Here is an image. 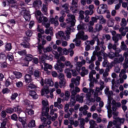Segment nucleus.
<instances>
[{
    "label": "nucleus",
    "instance_id": "nucleus-17",
    "mask_svg": "<svg viewBox=\"0 0 128 128\" xmlns=\"http://www.w3.org/2000/svg\"><path fill=\"white\" fill-rule=\"evenodd\" d=\"M88 8L89 10H86L85 12L86 14H90V16L94 14V4H90L88 6Z\"/></svg>",
    "mask_w": 128,
    "mask_h": 128
},
{
    "label": "nucleus",
    "instance_id": "nucleus-19",
    "mask_svg": "<svg viewBox=\"0 0 128 128\" xmlns=\"http://www.w3.org/2000/svg\"><path fill=\"white\" fill-rule=\"evenodd\" d=\"M86 98L90 102H96V98H92V94H86Z\"/></svg>",
    "mask_w": 128,
    "mask_h": 128
},
{
    "label": "nucleus",
    "instance_id": "nucleus-53",
    "mask_svg": "<svg viewBox=\"0 0 128 128\" xmlns=\"http://www.w3.org/2000/svg\"><path fill=\"white\" fill-rule=\"evenodd\" d=\"M14 112H22V108H20V106H17L16 107L14 108Z\"/></svg>",
    "mask_w": 128,
    "mask_h": 128
},
{
    "label": "nucleus",
    "instance_id": "nucleus-16",
    "mask_svg": "<svg viewBox=\"0 0 128 128\" xmlns=\"http://www.w3.org/2000/svg\"><path fill=\"white\" fill-rule=\"evenodd\" d=\"M122 33H120V34H116V36H112V40L114 42V44H117V46L118 44V40H120V38H122Z\"/></svg>",
    "mask_w": 128,
    "mask_h": 128
},
{
    "label": "nucleus",
    "instance_id": "nucleus-26",
    "mask_svg": "<svg viewBox=\"0 0 128 128\" xmlns=\"http://www.w3.org/2000/svg\"><path fill=\"white\" fill-rule=\"evenodd\" d=\"M42 2L41 0H34L32 3L33 8H36L37 6H40Z\"/></svg>",
    "mask_w": 128,
    "mask_h": 128
},
{
    "label": "nucleus",
    "instance_id": "nucleus-2",
    "mask_svg": "<svg viewBox=\"0 0 128 128\" xmlns=\"http://www.w3.org/2000/svg\"><path fill=\"white\" fill-rule=\"evenodd\" d=\"M96 42H97V46H95V50H100V48L105 50L106 46L104 45V40H100L98 36L92 37V40H87L86 42V44L94 46Z\"/></svg>",
    "mask_w": 128,
    "mask_h": 128
},
{
    "label": "nucleus",
    "instance_id": "nucleus-10",
    "mask_svg": "<svg viewBox=\"0 0 128 128\" xmlns=\"http://www.w3.org/2000/svg\"><path fill=\"white\" fill-rule=\"evenodd\" d=\"M116 58L114 59V62H112L114 64H122L124 60V58L122 54L118 55L116 56Z\"/></svg>",
    "mask_w": 128,
    "mask_h": 128
},
{
    "label": "nucleus",
    "instance_id": "nucleus-57",
    "mask_svg": "<svg viewBox=\"0 0 128 128\" xmlns=\"http://www.w3.org/2000/svg\"><path fill=\"white\" fill-rule=\"evenodd\" d=\"M8 122V118L4 119L2 122H1V128H6V126Z\"/></svg>",
    "mask_w": 128,
    "mask_h": 128
},
{
    "label": "nucleus",
    "instance_id": "nucleus-46",
    "mask_svg": "<svg viewBox=\"0 0 128 128\" xmlns=\"http://www.w3.org/2000/svg\"><path fill=\"white\" fill-rule=\"evenodd\" d=\"M78 0H72V6H74L75 8H78Z\"/></svg>",
    "mask_w": 128,
    "mask_h": 128
},
{
    "label": "nucleus",
    "instance_id": "nucleus-1",
    "mask_svg": "<svg viewBox=\"0 0 128 128\" xmlns=\"http://www.w3.org/2000/svg\"><path fill=\"white\" fill-rule=\"evenodd\" d=\"M67 16L68 18L66 20V23H63V26H66V36H64L63 38L66 40H70V34L72 32V27L76 26V16L74 14H68Z\"/></svg>",
    "mask_w": 128,
    "mask_h": 128
},
{
    "label": "nucleus",
    "instance_id": "nucleus-35",
    "mask_svg": "<svg viewBox=\"0 0 128 128\" xmlns=\"http://www.w3.org/2000/svg\"><path fill=\"white\" fill-rule=\"evenodd\" d=\"M45 34H50V36H53L54 33L52 32V27H50L48 29H46L45 30Z\"/></svg>",
    "mask_w": 128,
    "mask_h": 128
},
{
    "label": "nucleus",
    "instance_id": "nucleus-56",
    "mask_svg": "<svg viewBox=\"0 0 128 128\" xmlns=\"http://www.w3.org/2000/svg\"><path fill=\"white\" fill-rule=\"evenodd\" d=\"M116 120L117 122V124L120 125V124H118V122L120 124H124V118H118Z\"/></svg>",
    "mask_w": 128,
    "mask_h": 128
},
{
    "label": "nucleus",
    "instance_id": "nucleus-22",
    "mask_svg": "<svg viewBox=\"0 0 128 128\" xmlns=\"http://www.w3.org/2000/svg\"><path fill=\"white\" fill-rule=\"evenodd\" d=\"M88 74V70L86 68V67L84 66L82 68V72L80 73L81 76H84L86 74Z\"/></svg>",
    "mask_w": 128,
    "mask_h": 128
},
{
    "label": "nucleus",
    "instance_id": "nucleus-23",
    "mask_svg": "<svg viewBox=\"0 0 128 128\" xmlns=\"http://www.w3.org/2000/svg\"><path fill=\"white\" fill-rule=\"evenodd\" d=\"M70 112H67V114H64V118H68L72 114V112H74V110L73 108H70L69 110Z\"/></svg>",
    "mask_w": 128,
    "mask_h": 128
},
{
    "label": "nucleus",
    "instance_id": "nucleus-32",
    "mask_svg": "<svg viewBox=\"0 0 128 128\" xmlns=\"http://www.w3.org/2000/svg\"><path fill=\"white\" fill-rule=\"evenodd\" d=\"M29 92H30V93H29L30 96H32V98L34 100H36V98H38V94H36V92L32 91V90H30Z\"/></svg>",
    "mask_w": 128,
    "mask_h": 128
},
{
    "label": "nucleus",
    "instance_id": "nucleus-63",
    "mask_svg": "<svg viewBox=\"0 0 128 128\" xmlns=\"http://www.w3.org/2000/svg\"><path fill=\"white\" fill-rule=\"evenodd\" d=\"M86 124L84 123V118H81L80 120V124H79V126L80 127V126H84V124Z\"/></svg>",
    "mask_w": 128,
    "mask_h": 128
},
{
    "label": "nucleus",
    "instance_id": "nucleus-47",
    "mask_svg": "<svg viewBox=\"0 0 128 128\" xmlns=\"http://www.w3.org/2000/svg\"><path fill=\"white\" fill-rule=\"evenodd\" d=\"M14 74L16 77V78H20L22 76V74L20 72H14Z\"/></svg>",
    "mask_w": 128,
    "mask_h": 128
},
{
    "label": "nucleus",
    "instance_id": "nucleus-31",
    "mask_svg": "<svg viewBox=\"0 0 128 128\" xmlns=\"http://www.w3.org/2000/svg\"><path fill=\"white\" fill-rule=\"evenodd\" d=\"M98 18L100 20V23L102 24H104L106 22V20L102 15L99 16V18Z\"/></svg>",
    "mask_w": 128,
    "mask_h": 128
},
{
    "label": "nucleus",
    "instance_id": "nucleus-6",
    "mask_svg": "<svg viewBox=\"0 0 128 128\" xmlns=\"http://www.w3.org/2000/svg\"><path fill=\"white\" fill-rule=\"evenodd\" d=\"M42 104L43 106L42 108V116H48V112H50V108L48 107V102L44 100L42 101Z\"/></svg>",
    "mask_w": 128,
    "mask_h": 128
},
{
    "label": "nucleus",
    "instance_id": "nucleus-4",
    "mask_svg": "<svg viewBox=\"0 0 128 128\" xmlns=\"http://www.w3.org/2000/svg\"><path fill=\"white\" fill-rule=\"evenodd\" d=\"M101 49L102 50L100 51L94 50L93 52V54H94V56H96L98 57V61L99 62L102 61V56H103L104 60V58H108V54L104 52V50H106V46H105V49L104 50V48H101Z\"/></svg>",
    "mask_w": 128,
    "mask_h": 128
},
{
    "label": "nucleus",
    "instance_id": "nucleus-51",
    "mask_svg": "<svg viewBox=\"0 0 128 128\" xmlns=\"http://www.w3.org/2000/svg\"><path fill=\"white\" fill-rule=\"evenodd\" d=\"M86 26V24L80 23L79 25L78 26L77 28L78 30H84V26Z\"/></svg>",
    "mask_w": 128,
    "mask_h": 128
},
{
    "label": "nucleus",
    "instance_id": "nucleus-14",
    "mask_svg": "<svg viewBox=\"0 0 128 128\" xmlns=\"http://www.w3.org/2000/svg\"><path fill=\"white\" fill-rule=\"evenodd\" d=\"M30 38L28 37H24V42L21 44V46H22L24 48H28L30 46V44L28 43V42H30Z\"/></svg>",
    "mask_w": 128,
    "mask_h": 128
},
{
    "label": "nucleus",
    "instance_id": "nucleus-30",
    "mask_svg": "<svg viewBox=\"0 0 128 128\" xmlns=\"http://www.w3.org/2000/svg\"><path fill=\"white\" fill-rule=\"evenodd\" d=\"M79 18L81 20H83L84 19V15L86 14V11H84L82 10H80L79 12Z\"/></svg>",
    "mask_w": 128,
    "mask_h": 128
},
{
    "label": "nucleus",
    "instance_id": "nucleus-50",
    "mask_svg": "<svg viewBox=\"0 0 128 128\" xmlns=\"http://www.w3.org/2000/svg\"><path fill=\"white\" fill-rule=\"evenodd\" d=\"M36 85L34 84H30L28 85L27 87L28 90L30 91V90H32V88H36Z\"/></svg>",
    "mask_w": 128,
    "mask_h": 128
},
{
    "label": "nucleus",
    "instance_id": "nucleus-5",
    "mask_svg": "<svg viewBox=\"0 0 128 128\" xmlns=\"http://www.w3.org/2000/svg\"><path fill=\"white\" fill-rule=\"evenodd\" d=\"M97 12L98 14H110V11L108 10V6L106 4H101L98 7Z\"/></svg>",
    "mask_w": 128,
    "mask_h": 128
},
{
    "label": "nucleus",
    "instance_id": "nucleus-8",
    "mask_svg": "<svg viewBox=\"0 0 128 128\" xmlns=\"http://www.w3.org/2000/svg\"><path fill=\"white\" fill-rule=\"evenodd\" d=\"M76 38L82 40H86L88 38V35H84V30L80 31L76 35Z\"/></svg>",
    "mask_w": 128,
    "mask_h": 128
},
{
    "label": "nucleus",
    "instance_id": "nucleus-43",
    "mask_svg": "<svg viewBox=\"0 0 128 128\" xmlns=\"http://www.w3.org/2000/svg\"><path fill=\"white\" fill-rule=\"evenodd\" d=\"M18 120L22 122L23 127L24 128V126H26V118H24L19 117Z\"/></svg>",
    "mask_w": 128,
    "mask_h": 128
},
{
    "label": "nucleus",
    "instance_id": "nucleus-11",
    "mask_svg": "<svg viewBox=\"0 0 128 128\" xmlns=\"http://www.w3.org/2000/svg\"><path fill=\"white\" fill-rule=\"evenodd\" d=\"M80 80V76H76V78H72L71 80L72 83L70 84V88H74V84H76V86H79Z\"/></svg>",
    "mask_w": 128,
    "mask_h": 128
},
{
    "label": "nucleus",
    "instance_id": "nucleus-45",
    "mask_svg": "<svg viewBox=\"0 0 128 128\" xmlns=\"http://www.w3.org/2000/svg\"><path fill=\"white\" fill-rule=\"evenodd\" d=\"M114 20L111 19L108 22V26H109V28H112L114 26Z\"/></svg>",
    "mask_w": 128,
    "mask_h": 128
},
{
    "label": "nucleus",
    "instance_id": "nucleus-59",
    "mask_svg": "<svg viewBox=\"0 0 128 128\" xmlns=\"http://www.w3.org/2000/svg\"><path fill=\"white\" fill-rule=\"evenodd\" d=\"M96 55L93 54V56L91 58V60H88V64H92L93 62H94L96 60Z\"/></svg>",
    "mask_w": 128,
    "mask_h": 128
},
{
    "label": "nucleus",
    "instance_id": "nucleus-48",
    "mask_svg": "<svg viewBox=\"0 0 128 128\" xmlns=\"http://www.w3.org/2000/svg\"><path fill=\"white\" fill-rule=\"evenodd\" d=\"M73 42H76V46H80V39L76 38L73 40Z\"/></svg>",
    "mask_w": 128,
    "mask_h": 128
},
{
    "label": "nucleus",
    "instance_id": "nucleus-12",
    "mask_svg": "<svg viewBox=\"0 0 128 128\" xmlns=\"http://www.w3.org/2000/svg\"><path fill=\"white\" fill-rule=\"evenodd\" d=\"M44 60H52V55L50 54L49 56L42 54L41 56H40V62H44Z\"/></svg>",
    "mask_w": 128,
    "mask_h": 128
},
{
    "label": "nucleus",
    "instance_id": "nucleus-62",
    "mask_svg": "<svg viewBox=\"0 0 128 128\" xmlns=\"http://www.w3.org/2000/svg\"><path fill=\"white\" fill-rule=\"evenodd\" d=\"M115 50V54H116V56H120L122 54H120V52H122V50L120 49V48H117L116 47V50Z\"/></svg>",
    "mask_w": 128,
    "mask_h": 128
},
{
    "label": "nucleus",
    "instance_id": "nucleus-64",
    "mask_svg": "<svg viewBox=\"0 0 128 128\" xmlns=\"http://www.w3.org/2000/svg\"><path fill=\"white\" fill-rule=\"evenodd\" d=\"M44 52H52V47L48 46L44 49Z\"/></svg>",
    "mask_w": 128,
    "mask_h": 128
},
{
    "label": "nucleus",
    "instance_id": "nucleus-37",
    "mask_svg": "<svg viewBox=\"0 0 128 128\" xmlns=\"http://www.w3.org/2000/svg\"><path fill=\"white\" fill-rule=\"evenodd\" d=\"M60 88H64L66 86V79L60 80L59 82Z\"/></svg>",
    "mask_w": 128,
    "mask_h": 128
},
{
    "label": "nucleus",
    "instance_id": "nucleus-7",
    "mask_svg": "<svg viewBox=\"0 0 128 128\" xmlns=\"http://www.w3.org/2000/svg\"><path fill=\"white\" fill-rule=\"evenodd\" d=\"M21 16H22L26 22H28L30 20V11L26 10H22L21 12Z\"/></svg>",
    "mask_w": 128,
    "mask_h": 128
},
{
    "label": "nucleus",
    "instance_id": "nucleus-42",
    "mask_svg": "<svg viewBox=\"0 0 128 128\" xmlns=\"http://www.w3.org/2000/svg\"><path fill=\"white\" fill-rule=\"evenodd\" d=\"M70 10H72L73 14H78V7L71 6L70 7Z\"/></svg>",
    "mask_w": 128,
    "mask_h": 128
},
{
    "label": "nucleus",
    "instance_id": "nucleus-9",
    "mask_svg": "<svg viewBox=\"0 0 128 128\" xmlns=\"http://www.w3.org/2000/svg\"><path fill=\"white\" fill-rule=\"evenodd\" d=\"M64 64L60 62V60H58V63L54 66L55 70H58V72L59 74H62V72H63L62 68H64Z\"/></svg>",
    "mask_w": 128,
    "mask_h": 128
},
{
    "label": "nucleus",
    "instance_id": "nucleus-39",
    "mask_svg": "<svg viewBox=\"0 0 128 128\" xmlns=\"http://www.w3.org/2000/svg\"><path fill=\"white\" fill-rule=\"evenodd\" d=\"M95 30L96 32H100L102 30V25L100 24H96V25Z\"/></svg>",
    "mask_w": 128,
    "mask_h": 128
},
{
    "label": "nucleus",
    "instance_id": "nucleus-18",
    "mask_svg": "<svg viewBox=\"0 0 128 128\" xmlns=\"http://www.w3.org/2000/svg\"><path fill=\"white\" fill-rule=\"evenodd\" d=\"M24 78L26 82H28L29 84L30 82H32V75L30 74H26Z\"/></svg>",
    "mask_w": 128,
    "mask_h": 128
},
{
    "label": "nucleus",
    "instance_id": "nucleus-54",
    "mask_svg": "<svg viewBox=\"0 0 128 128\" xmlns=\"http://www.w3.org/2000/svg\"><path fill=\"white\" fill-rule=\"evenodd\" d=\"M7 58L10 60V62H12L14 60V54L12 53H8L7 56Z\"/></svg>",
    "mask_w": 128,
    "mask_h": 128
},
{
    "label": "nucleus",
    "instance_id": "nucleus-3",
    "mask_svg": "<svg viewBox=\"0 0 128 128\" xmlns=\"http://www.w3.org/2000/svg\"><path fill=\"white\" fill-rule=\"evenodd\" d=\"M36 17L38 22H42V24L44 25L46 28H48L50 26V24L48 22V20L46 17H44L42 14L40 10H37L36 12Z\"/></svg>",
    "mask_w": 128,
    "mask_h": 128
},
{
    "label": "nucleus",
    "instance_id": "nucleus-21",
    "mask_svg": "<svg viewBox=\"0 0 128 128\" xmlns=\"http://www.w3.org/2000/svg\"><path fill=\"white\" fill-rule=\"evenodd\" d=\"M76 98L74 96H70V100L69 104V106L70 107L74 106V104H76Z\"/></svg>",
    "mask_w": 128,
    "mask_h": 128
},
{
    "label": "nucleus",
    "instance_id": "nucleus-49",
    "mask_svg": "<svg viewBox=\"0 0 128 128\" xmlns=\"http://www.w3.org/2000/svg\"><path fill=\"white\" fill-rule=\"evenodd\" d=\"M85 16H86L84 17V20L85 22H90V16H90V14H86V12H85Z\"/></svg>",
    "mask_w": 128,
    "mask_h": 128
},
{
    "label": "nucleus",
    "instance_id": "nucleus-38",
    "mask_svg": "<svg viewBox=\"0 0 128 128\" xmlns=\"http://www.w3.org/2000/svg\"><path fill=\"white\" fill-rule=\"evenodd\" d=\"M70 124H72L73 126H75V128H76V126H78V120H76V121H74V120H70Z\"/></svg>",
    "mask_w": 128,
    "mask_h": 128
},
{
    "label": "nucleus",
    "instance_id": "nucleus-41",
    "mask_svg": "<svg viewBox=\"0 0 128 128\" xmlns=\"http://www.w3.org/2000/svg\"><path fill=\"white\" fill-rule=\"evenodd\" d=\"M104 92L108 96H112V91H110V89L108 88H106L104 90Z\"/></svg>",
    "mask_w": 128,
    "mask_h": 128
},
{
    "label": "nucleus",
    "instance_id": "nucleus-36",
    "mask_svg": "<svg viewBox=\"0 0 128 128\" xmlns=\"http://www.w3.org/2000/svg\"><path fill=\"white\" fill-rule=\"evenodd\" d=\"M84 96H80V95H76V100L77 102H84Z\"/></svg>",
    "mask_w": 128,
    "mask_h": 128
},
{
    "label": "nucleus",
    "instance_id": "nucleus-52",
    "mask_svg": "<svg viewBox=\"0 0 128 128\" xmlns=\"http://www.w3.org/2000/svg\"><path fill=\"white\" fill-rule=\"evenodd\" d=\"M6 50H8L10 52V50H12V44L10 43H6L5 46Z\"/></svg>",
    "mask_w": 128,
    "mask_h": 128
},
{
    "label": "nucleus",
    "instance_id": "nucleus-40",
    "mask_svg": "<svg viewBox=\"0 0 128 128\" xmlns=\"http://www.w3.org/2000/svg\"><path fill=\"white\" fill-rule=\"evenodd\" d=\"M34 76H35V78H40L41 76L40 71L38 70H35L34 72Z\"/></svg>",
    "mask_w": 128,
    "mask_h": 128
},
{
    "label": "nucleus",
    "instance_id": "nucleus-27",
    "mask_svg": "<svg viewBox=\"0 0 128 128\" xmlns=\"http://www.w3.org/2000/svg\"><path fill=\"white\" fill-rule=\"evenodd\" d=\"M82 90L84 92L85 94H92V93L94 94V90L92 88L89 89L86 87L83 88Z\"/></svg>",
    "mask_w": 128,
    "mask_h": 128
},
{
    "label": "nucleus",
    "instance_id": "nucleus-60",
    "mask_svg": "<svg viewBox=\"0 0 128 128\" xmlns=\"http://www.w3.org/2000/svg\"><path fill=\"white\" fill-rule=\"evenodd\" d=\"M18 54L20 56H26V50L18 51Z\"/></svg>",
    "mask_w": 128,
    "mask_h": 128
},
{
    "label": "nucleus",
    "instance_id": "nucleus-13",
    "mask_svg": "<svg viewBox=\"0 0 128 128\" xmlns=\"http://www.w3.org/2000/svg\"><path fill=\"white\" fill-rule=\"evenodd\" d=\"M112 110L113 112H116V108H120V106H122L120 102H116L114 100H112Z\"/></svg>",
    "mask_w": 128,
    "mask_h": 128
},
{
    "label": "nucleus",
    "instance_id": "nucleus-55",
    "mask_svg": "<svg viewBox=\"0 0 128 128\" xmlns=\"http://www.w3.org/2000/svg\"><path fill=\"white\" fill-rule=\"evenodd\" d=\"M120 24L122 26L121 28H124V26H126V18H122V22Z\"/></svg>",
    "mask_w": 128,
    "mask_h": 128
},
{
    "label": "nucleus",
    "instance_id": "nucleus-15",
    "mask_svg": "<svg viewBox=\"0 0 128 128\" xmlns=\"http://www.w3.org/2000/svg\"><path fill=\"white\" fill-rule=\"evenodd\" d=\"M119 32L121 34L122 36H126V32H128V26L126 28H120L119 29Z\"/></svg>",
    "mask_w": 128,
    "mask_h": 128
},
{
    "label": "nucleus",
    "instance_id": "nucleus-34",
    "mask_svg": "<svg viewBox=\"0 0 128 128\" xmlns=\"http://www.w3.org/2000/svg\"><path fill=\"white\" fill-rule=\"evenodd\" d=\"M108 56L110 58L112 59L114 58H116V55L115 52L110 51V52H108Z\"/></svg>",
    "mask_w": 128,
    "mask_h": 128
},
{
    "label": "nucleus",
    "instance_id": "nucleus-44",
    "mask_svg": "<svg viewBox=\"0 0 128 128\" xmlns=\"http://www.w3.org/2000/svg\"><path fill=\"white\" fill-rule=\"evenodd\" d=\"M36 126V121L32 120L28 124V128H34Z\"/></svg>",
    "mask_w": 128,
    "mask_h": 128
},
{
    "label": "nucleus",
    "instance_id": "nucleus-58",
    "mask_svg": "<svg viewBox=\"0 0 128 128\" xmlns=\"http://www.w3.org/2000/svg\"><path fill=\"white\" fill-rule=\"evenodd\" d=\"M58 36L62 38H64V32L62 31L59 32H58V35L56 36V38H58Z\"/></svg>",
    "mask_w": 128,
    "mask_h": 128
},
{
    "label": "nucleus",
    "instance_id": "nucleus-33",
    "mask_svg": "<svg viewBox=\"0 0 128 128\" xmlns=\"http://www.w3.org/2000/svg\"><path fill=\"white\" fill-rule=\"evenodd\" d=\"M62 8H63L66 11V14H68L70 12V10H68V8H70V5L68 3H66L65 4L62 6Z\"/></svg>",
    "mask_w": 128,
    "mask_h": 128
},
{
    "label": "nucleus",
    "instance_id": "nucleus-24",
    "mask_svg": "<svg viewBox=\"0 0 128 128\" xmlns=\"http://www.w3.org/2000/svg\"><path fill=\"white\" fill-rule=\"evenodd\" d=\"M32 58H34V56H32V54H28L27 56H26L24 60L26 62H28V64L24 65L25 66H28V62H30V60H32Z\"/></svg>",
    "mask_w": 128,
    "mask_h": 128
},
{
    "label": "nucleus",
    "instance_id": "nucleus-61",
    "mask_svg": "<svg viewBox=\"0 0 128 128\" xmlns=\"http://www.w3.org/2000/svg\"><path fill=\"white\" fill-rule=\"evenodd\" d=\"M6 112L8 114H12V112H14V108H8L6 109Z\"/></svg>",
    "mask_w": 128,
    "mask_h": 128
},
{
    "label": "nucleus",
    "instance_id": "nucleus-29",
    "mask_svg": "<svg viewBox=\"0 0 128 128\" xmlns=\"http://www.w3.org/2000/svg\"><path fill=\"white\" fill-rule=\"evenodd\" d=\"M44 84H48L49 86H54V82L50 79H45Z\"/></svg>",
    "mask_w": 128,
    "mask_h": 128
},
{
    "label": "nucleus",
    "instance_id": "nucleus-28",
    "mask_svg": "<svg viewBox=\"0 0 128 128\" xmlns=\"http://www.w3.org/2000/svg\"><path fill=\"white\" fill-rule=\"evenodd\" d=\"M117 46L118 44H112V43H109L108 45V50H116V48H117Z\"/></svg>",
    "mask_w": 128,
    "mask_h": 128
},
{
    "label": "nucleus",
    "instance_id": "nucleus-25",
    "mask_svg": "<svg viewBox=\"0 0 128 128\" xmlns=\"http://www.w3.org/2000/svg\"><path fill=\"white\" fill-rule=\"evenodd\" d=\"M44 64V70L48 72V70H52V66L50 64L46 63V62H42Z\"/></svg>",
    "mask_w": 128,
    "mask_h": 128
},
{
    "label": "nucleus",
    "instance_id": "nucleus-20",
    "mask_svg": "<svg viewBox=\"0 0 128 128\" xmlns=\"http://www.w3.org/2000/svg\"><path fill=\"white\" fill-rule=\"evenodd\" d=\"M44 94H50V90H48V86H44L42 90V96H44Z\"/></svg>",
    "mask_w": 128,
    "mask_h": 128
}]
</instances>
